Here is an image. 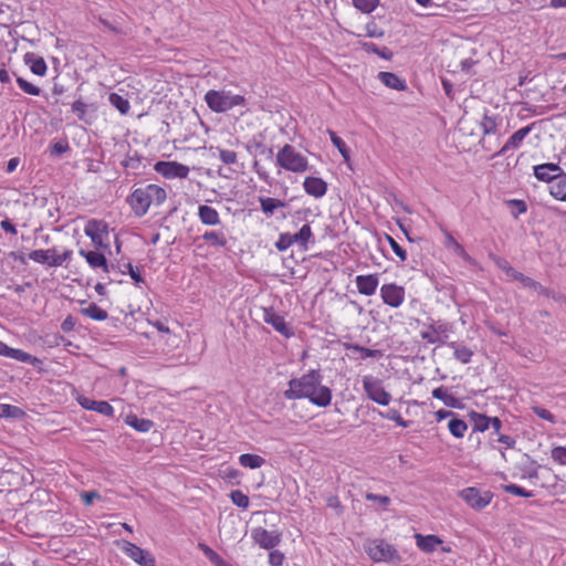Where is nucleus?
I'll return each instance as SVG.
<instances>
[{
	"mask_svg": "<svg viewBox=\"0 0 566 566\" xmlns=\"http://www.w3.org/2000/svg\"><path fill=\"white\" fill-rule=\"evenodd\" d=\"M287 400L308 399L317 407H327L332 402V390L322 385V375L317 369H311L302 377L289 381V389L284 391Z\"/></svg>",
	"mask_w": 566,
	"mask_h": 566,
	"instance_id": "f257e3e1",
	"label": "nucleus"
},
{
	"mask_svg": "<svg viewBox=\"0 0 566 566\" xmlns=\"http://www.w3.org/2000/svg\"><path fill=\"white\" fill-rule=\"evenodd\" d=\"M166 198L167 192L164 188L155 184H149L145 187L134 189L126 201L134 214L140 218L148 212L151 205L160 206L166 201Z\"/></svg>",
	"mask_w": 566,
	"mask_h": 566,
	"instance_id": "f03ea898",
	"label": "nucleus"
},
{
	"mask_svg": "<svg viewBox=\"0 0 566 566\" xmlns=\"http://www.w3.org/2000/svg\"><path fill=\"white\" fill-rule=\"evenodd\" d=\"M275 165L281 170L297 175H302L310 169L307 157L291 144H285L279 148L275 155Z\"/></svg>",
	"mask_w": 566,
	"mask_h": 566,
	"instance_id": "7ed1b4c3",
	"label": "nucleus"
},
{
	"mask_svg": "<svg viewBox=\"0 0 566 566\" xmlns=\"http://www.w3.org/2000/svg\"><path fill=\"white\" fill-rule=\"evenodd\" d=\"M205 102L214 113H226L237 106H245L247 99L243 95L233 94L226 90H210L205 95Z\"/></svg>",
	"mask_w": 566,
	"mask_h": 566,
	"instance_id": "20e7f679",
	"label": "nucleus"
},
{
	"mask_svg": "<svg viewBox=\"0 0 566 566\" xmlns=\"http://www.w3.org/2000/svg\"><path fill=\"white\" fill-rule=\"evenodd\" d=\"M72 250L64 249L63 251H59L57 248H51V249H39L33 250L29 253V259L33 262L57 268L61 266L64 262H69L72 258Z\"/></svg>",
	"mask_w": 566,
	"mask_h": 566,
	"instance_id": "39448f33",
	"label": "nucleus"
},
{
	"mask_svg": "<svg viewBox=\"0 0 566 566\" xmlns=\"http://www.w3.org/2000/svg\"><path fill=\"white\" fill-rule=\"evenodd\" d=\"M451 332V325L444 321H433L424 324L420 332L421 338L428 344L442 345Z\"/></svg>",
	"mask_w": 566,
	"mask_h": 566,
	"instance_id": "423d86ee",
	"label": "nucleus"
},
{
	"mask_svg": "<svg viewBox=\"0 0 566 566\" xmlns=\"http://www.w3.org/2000/svg\"><path fill=\"white\" fill-rule=\"evenodd\" d=\"M84 233L96 248L108 249V224L103 220L91 219L84 227Z\"/></svg>",
	"mask_w": 566,
	"mask_h": 566,
	"instance_id": "0eeeda50",
	"label": "nucleus"
},
{
	"mask_svg": "<svg viewBox=\"0 0 566 566\" xmlns=\"http://www.w3.org/2000/svg\"><path fill=\"white\" fill-rule=\"evenodd\" d=\"M363 387L367 397L381 406H388L391 400V396L382 387L381 380L370 375L363 377Z\"/></svg>",
	"mask_w": 566,
	"mask_h": 566,
	"instance_id": "6e6552de",
	"label": "nucleus"
},
{
	"mask_svg": "<svg viewBox=\"0 0 566 566\" xmlns=\"http://www.w3.org/2000/svg\"><path fill=\"white\" fill-rule=\"evenodd\" d=\"M368 556L377 563L394 562L398 559V553L395 547L382 539H374L366 546Z\"/></svg>",
	"mask_w": 566,
	"mask_h": 566,
	"instance_id": "1a4fd4ad",
	"label": "nucleus"
},
{
	"mask_svg": "<svg viewBox=\"0 0 566 566\" xmlns=\"http://www.w3.org/2000/svg\"><path fill=\"white\" fill-rule=\"evenodd\" d=\"M459 496L473 510L481 511L485 509L493 499L490 491H481L478 488L470 486L461 490Z\"/></svg>",
	"mask_w": 566,
	"mask_h": 566,
	"instance_id": "9d476101",
	"label": "nucleus"
},
{
	"mask_svg": "<svg viewBox=\"0 0 566 566\" xmlns=\"http://www.w3.org/2000/svg\"><path fill=\"white\" fill-rule=\"evenodd\" d=\"M379 294L382 303L392 308L400 307L406 300L405 287L394 282L382 284Z\"/></svg>",
	"mask_w": 566,
	"mask_h": 566,
	"instance_id": "9b49d317",
	"label": "nucleus"
},
{
	"mask_svg": "<svg viewBox=\"0 0 566 566\" xmlns=\"http://www.w3.org/2000/svg\"><path fill=\"white\" fill-rule=\"evenodd\" d=\"M122 552L132 558L135 563L140 566H156V560L154 556L146 549L140 548L139 546L128 542L120 541L117 543Z\"/></svg>",
	"mask_w": 566,
	"mask_h": 566,
	"instance_id": "f8f14e48",
	"label": "nucleus"
},
{
	"mask_svg": "<svg viewBox=\"0 0 566 566\" xmlns=\"http://www.w3.org/2000/svg\"><path fill=\"white\" fill-rule=\"evenodd\" d=\"M262 319L286 338L294 335L293 329L287 325L284 317L276 313L272 307L262 308Z\"/></svg>",
	"mask_w": 566,
	"mask_h": 566,
	"instance_id": "ddd939ff",
	"label": "nucleus"
},
{
	"mask_svg": "<svg viewBox=\"0 0 566 566\" xmlns=\"http://www.w3.org/2000/svg\"><path fill=\"white\" fill-rule=\"evenodd\" d=\"M155 170L167 179L187 178L189 175V167L177 161H158L155 165Z\"/></svg>",
	"mask_w": 566,
	"mask_h": 566,
	"instance_id": "4468645a",
	"label": "nucleus"
},
{
	"mask_svg": "<svg viewBox=\"0 0 566 566\" xmlns=\"http://www.w3.org/2000/svg\"><path fill=\"white\" fill-rule=\"evenodd\" d=\"M533 174L537 180L547 182L551 186L563 174V169L557 164L546 163L534 166Z\"/></svg>",
	"mask_w": 566,
	"mask_h": 566,
	"instance_id": "2eb2a0df",
	"label": "nucleus"
},
{
	"mask_svg": "<svg viewBox=\"0 0 566 566\" xmlns=\"http://www.w3.org/2000/svg\"><path fill=\"white\" fill-rule=\"evenodd\" d=\"M244 148L254 158L264 155L269 158L273 156V149L265 145V136L262 133L254 134L249 138L244 144Z\"/></svg>",
	"mask_w": 566,
	"mask_h": 566,
	"instance_id": "dca6fc26",
	"label": "nucleus"
},
{
	"mask_svg": "<svg viewBox=\"0 0 566 566\" xmlns=\"http://www.w3.org/2000/svg\"><path fill=\"white\" fill-rule=\"evenodd\" d=\"M252 538L261 548L264 549H272L281 542L279 533L268 531L262 527H258L252 531Z\"/></svg>",
	"mask_w": 566,
	"mask_h": 566,
	"instance_id": "f3484780",
	"label": "nucleus"
},
{
	"mask_svg": "<svg viewBox=\"0 0 566 566\" xmlns=\"http://www.w3.org/2000/svg\"><path fill=\"white\" fill-rule=\"evenodd\" d=\"M77 402L82 408L86 410H92L109 418L114 417L115 410L113 406L107 401L94 400L88 397L80 396L77 398Z\"/></svg>",
	"mask_w": 566,
	"mask_h": 566,
	"instance_id": "a211bd4d",
	"label": "nucleus"
},
{
	"mask_svg": "<svg viewBox=\"0 0 566 566\" xmlns=\"http://www.w3.org/2000/svg\"><path fill=\"white\" fill-rule=\"evenodd\" d=\"M533 124L516 130L503 145V147L495 154V156H505L510 150H515L521 147L523 140L532 132Z\"/></svg>",
	"mask_w": 566,
	"mask_h": 566,
	"instance_id": "6ab92c4d",
	"label": "nucleus"
},
{
	"mask_svg": "<svg viewBox=\"0 0 566 566\" xmlns=\"http://www.w3.org/2000/svg\"><path fill=\"white\" fill-rule=\"evenodd\" d=\"M355 284L357 291L365 295L371 296L376 293L377 287L379 285V275L377 273L366 274V275H357L355 279Z\"/></svg>",
	"mask_w": 566,
	"mask_h": 566,
	"instance_id": "aec40b11",
	"label": "nucleus"
},
{
	"mask_svg": "<svg viewBox=\"0 0 566 566\" xmlns=\"http://www.w3.org/2000/svg\"><path fill=\"white\" fill-rule=\"evenodd\" d=\"M303 188L308 196L318 199L326 195L328 186L322 178L306 177L303 182Z\"/></svg>",
	"mask_w": 566,
	"mask_h": 566,
	"instance_id": "412c9836",
	"label": "nucleus"
},
{
	"mask_svg": "<svg viewBox=\"0 0 566 566\" xmlns=\"http://www.w3.org/2000/svg\"><path fill=\"white\" fill-rule=\"evenodd\" d=\"M198 218L205 226H219L221 223L219 212L211 206L200 205L198 207Z\"/></svg>",
	"mask_w": 566,
	"mask_h": 566,
	"instance_id": "4be33fe9",
	"label": "nucleus"
},
{
	"mask_svg": "<svg viewBox=\"0 0 566 566\" xmlns=\"http://www.w3.org/2000/svg\"><path fill=\"white\" fill-rule=\"evenodd\" d=\"M78 253L86 260L92 269L96 270L101 268L106 273L109 271L107 260L103 253L97 251H85L83 249L80 250Z\"/></svg>",
	"mask_w": 566,
	"mask_h": 566,
	"instance_id": "5701e85b",
	"label": "nucleus"
},
{
	"mask_svg": "<svg viewBox=\"0 0 566 566\" xmlns=\"http://www.w3.org/2000/svg\"><path fill=\"white\" fill-rule=\"evenodd\" d=\"M24 62L33 74L38 76H44L46 74L48 66L43 57L29 52L24 54Z\"/></svg>",
	"mask_w": 566,
	"mask_h": 566,
	"instance_id": "b1692460",
	"label": "nucleus"
},
{
	"mask_svg": "<svg viewBox=\"0 0 566 566\" xmlns=\"http://www.w3.org/2000/svg\"><path fill=\"white\" fill-rule=\"evenodd\" d=\"M415 538L417 547L424 553H432L442 544V541L437 535L416 534Z\"/></svg>",
	"mask_w": 566,
	"mask_h": 566,
	"instance_id": "393cba45",
	"label": "nucleus"
},
{
	"mask_svg": "<svg viewBox=\"0 0 566 566\" xmlns=\"http://www.w3.org/2000/svg\"><path fill=\"white\" fill-rule=\"evenodd\" d=\"M443 234H444V240H443L444 247L448 250H450L452 253H454L457 256H459L465 261H469L470 256L467 253L463 245L460 244L449 231L443 230Z\"/></svg>",
	"mask_w": 566,
	"mask_h": 566,
	"instance_id": "a878e982",
	"label": "nucleus"
},
{
	"mask_svg": "<svg viewBox=\"0 0 566 566\" xmlns=\"http://www.w3.org/2000/svg\"><path fill=\"white\" fill-rule=\"evenodd\" d=\"M378 77L380 82L389 88L396 91H405L407 88V84L405 80L400 78L398 75L391 72H379Z\"/></svg>",
	"mask_w": 566,
	"mask_h": 566,
	"instance_id": "bb28decb",
	"label": "nucleus"
},
{
	"mask_svg": "<svg viewBox=\"0 0 566 566\" xmlns=\"http://www.w3.org/2000/svg\"><path fill=\"white\" fill-rule=\"evenodd\" d=\"M313 238V232L311 226L305 223L296 233L292 234V239L294 244L298 245V248L303 251L308 249V242Z\"/></svg>",
	"mask_w": 566,
	"mask_h": 566,
	"instance_id": "cd10ccee",
	"label": "nucleus"
},
{
	"mask_svg": "<svg viewBox=\"0 0 566 566\" xmlns=\"http://www.w3.org/2000/svg\"><path fill=\"white\" fill-rule=\"evenodd\" d=\"M7 357L29 364L34 367L42 365V360L40 358L32 356L31 354L19 348L10 347Z\"/></svg>",
	"mask_w": 566,
	"mask_h": 566,
	"instance_id": "c85d7f7f",
	"label": "nucleus"
},
{
	"mask_svg": "<svg viewBox=\"0 0 566 566\" xmlns=\"http://www.w3.org/2000/svg\"><path fill=\"white\" fill-rule=\"evenodd\" d=\"M125 423L132 428H134L138 432H148L154 427V422L149 419L139 418L136 415H127L125 417Z\"/></svg>",
	"mask_w": 566,
	"mask_h": 566,
	"instance_id": "c756f323",
	"label": "nucleus"
},
{
	"mask_svg": "<svg viewBox=\"0 0 566 566\" xmlns=\"http://www.w3.org/2000/svg\"><path fill=\"white\" fill-rule=\"evenodd\" d=\"M549 193L553 198L566 202V172L563 174L549 186Z\"/></svg>",
	"mask_w": 566,
	"mask_h": 566,
	"instance_id": "7c9ffc66",
	"label": "nucleus"
},
{
	"mask_svg": "<svg viewBox=\"0 0 566 566\" xmlns=\"http://www.w3.org/2000/svg\"><path fill=\"white\" fill-rule=\"evenodd\" d=\"M448 346L453 349V356L457 360L462 364H468L471 361L473 356V350L469 347L461 345L457 342L448 343Z\"/></svg>",
	"mask_w": 566,
	"mask_h": 566,
	"instance_id": "2f4dec72",
	"label": "nucleus"
},
{
	"mask_svg": "<svg viewBox=\"0 0 566 566\" xmlns=\"http://www.w3.org/2000/svg\"><path fill=\"white\" fill-rule=\"evenodd\" d=\"M203 241L216 248H224L228 243L227 235L223 231L209 230L202 234Z\"/></svg>",
	"mask_w": 566,
	"mask_h": 566,
	"instance_id": "473e14b6",
	"label": "nucleus"
},
{
	"mask_svg": "<svg viewBox=\"0 0 566 566\" xmlns=\"http://www.w3.org/2000/svg\"><path fill=\"white\" fill-rule=\"evenodd\" d=\"M448 429L454 438L460 439L464 437L468 430V424L464 420L454 415L448 422Z\"/></svg>",
	"mask_w": 566,
	"mask_h": 566,
	"instance_id": "72a5a7b5",
	"label": "nucleus"
},
{
	"mask_svg": "<svg viewBox=\"0 0 566 566\" xmlns=\"http://www.w3.org/2000/svg\"><path fill=\"white\" fill-rule=\"evenodd\" d=\"M239 463L243 468L259 469L265 463V459L258 454L243 453L239 457Z\"/></svg>",
	"mask_w": 566,
	"mask_h": 566,
	"instance_id": "f704fd0d",
	"label": "nucleus"
},
{
	"mask_svg": "<svg viewBox=\"0 0 566 566\" xmlns=\"http://www.w3.org/2000/svg\"><path fill=\"white\" fill-rule=\"evenodd\" d=\"M470 418L473 422V430L478 432H484L490 428L491 417L483 413L472 411Z\"/></svg>",
	"mask_w": 566,
	"mask_h": 566,
	"instance_id": "c9c22d12",
	"label": "nucleus"
},
{
	"mask_svg": "<svg viewBox=\"0 0 566 566\" xmlns=\"http://www.w3.org/2000/svg\"><path fill=\"white\" fill-rule=\"evenodd\" d=\"M499 124L497 116H491L485 113L481 119L480 127L484 135H491L497 132Z\"/></svg>",
	"mask_w": 566,
	"mask_h": 566,
	"instance_id": "e433bc0d",
	"label": "nucleus"
},
{
	"mask_svg": "<svg viewBox=\"0 0 566 566\" xmlns=\"http://www.w3.org/2000/svg\"><path fill=\"white\" fill-rule=\"evenodd\" d=\"M261 209L266 216H272L274 210L285 206V202L279 199L262 197L259 199Z\"/></svg>",
	"mask_w": 566,
	"mask_h": 566,
	"instance_id": "4c0bfd02",
	"label": "nucleus"
},
{
	"mask_svg": "<svg viewBox=\"0 0 566 566\" xmlns=\"http://www.w3.org/2000/svg\"><path fill=\"white\" fill-rule=\"evenodd\" d=\"M82 313L85 316L98 322L105 321L108 317L107 312L94 303L83 308Z\"/></svg>",
	"mask_w": 566,
	"mask_h": 566,
	"instance_id": "58836bf2",
	"label": "nucleus"
},
{
	"mask_svg": "<svg viewBox=\"0 0 566 566\" xmlns=\"http://www.w3.org/2000/svg\"><path fill=\"white\" fill-rule=\"evenodd\" d=\"M108 101L112 106L119 111L120 114H127L130 108L128 99L117 93H111Z\"/></svg>",
	"mask_w": 566,
	"mask_h": 566,
	"instance_id": "ea45409f",
	"label": "nucleus"
},
{
	"mask_svg": "<svg viewBox=\"0 0 566 566\" xmlns=\"http://www.w3.org/2000/svg\"><path fill=\"white\" fill-rule=\"evenodd\" d=\"M327 134L329 135L331 142L338 149V151L340 153L344 160L348 161L350 156H349V149L346 146L345 142L340 137H338L336 135V133L332 129H327Z\"/></svg>",
	"mask_w": 566,
	"mask_h": 566,
	"instance_id": "a19ab883",
	"label": "nucleus"
},
{
	"mask_svg": "<svg viewBox=\"0 0 566 566\" xmlns=\"http://www.w3.org/2000/svg\"><path fill=\"white\" fill-rule=\"evenodd\" d=\"M432 396L441 401L448 407H457L458 406V399L448 394L447 389L443 387H438L433 389Z\"/></svg>",
	"mask_w": 566,
	"mask_h": 566,
	"instance_id": "79ce46f5",
	"label": "nucleus"
},
{
	"mask_svg": "<svg viewBox=\"0 0 566 566\" xmlns=\"http://www.w3.org/2000/svg\"><path fill=\"white\" fill-rule=\"evenodd\" d=\"M363 49L368 52V53H374V54H377L378 56L385 59V60H390L391 56H392V53L391 51L384 46V48H378L375 43L373 42H364L361 44Z\"/></svg>",
	"mask_w": 566,
	"mask_h": 566,
	"instance_id": "37998d69",
	"label": "nucleus"
},
{
	"mask_svg": "<svg viewBox=\"0 0 566 566\" xmlns=\"http://www.w3.org/2000/svg\"><path fill=\"white\" fill-rule=\"evenodd\" d=\"M23 415H24V411L17 406L9 405V403H0V417H2V418L17 419V418L23 417Z\"/></svg>",
	"mask_w": 566,
	"mask_h": 566,
	"instance_id": "c03bdc74",
	"label": "nucleus"
},
{
	"mask_svg": "<svg viewBox=\"0 0 566 566\" xmlns=\"http://www.w3.org/2000/svg\"><path fill=\"white\" fill-rule=\"evenodd\" d=\"M346 348L353 352H357L361 355V358H377L381 356V352L378 349H370L358 344L346 345Z\"/></svg>",
	"mask_w": 566,
	"mask_h": 566,
	"instance_id": "a18cd8bd",
	"label": "nucleus"
},
{
	"mask_svg": "<svg viewBox=\"0 0 566 566\" xmlns=\"http://www.w3.org/2000/svg\"><path fill=\"white\" fill-rule=\"evenodd\" d=\"M539 465L536 461L530 460L528 463L524 464L521 469L522 479L534 480L538 478Z\"/></svg>",
	"mask_w": 566,
	"mask_h": 566,
	"instance_id": "49530a36",
	"label": "nucleus"
},
{
	"mask_svg": "<svg viewBox=\"0 0 566 566\" xmlns=\"http://www.w3.org/2000/svg\"><path fill=\"white\" fill-rule=\"evenodd\" d=\"M17 84L21 91H23L25 94L32 95V96H39L41 93L40 87L34 85L33 83L27 81L25 78L19 76L17 77Z\"/></svg>",
	"mask_w": 566,
	"mask_h": 566,
	"instance_id": "de8ad7c7",
	"label": "nucleus"
},
{
	"mask_svg": "<svg viewBox=\"0 0 566 566\" xmlns=\"http://www.w3.org/2000/svg\"><path fill=\"white\" fill-rule=\"evenodd\" d=\"M230 499H231L232 503L240 509L245 510L249 507V504H250L249 497L240 490H233L230 493Z\"/></svg>",
	"mask_w": 566,
	"mask_h": 566,
	"instance_id": "09e8293b",
	"label": "nucleus"
},
{
	"mask_svg": "<svg viewBox=\"0 0 566 566\" xmlns=\"http://www.w3.org/2000/svg\"><path fill=\"white\" fill-rule=\"evenodd\" d=\"M378 3L379 0H353L354 7L364 13L373 12Z\"/></svg>",
	"mask_w": 566,
	"mask_h": 566,
	"instance_id": "8fccbe9b",
	"label": "nucleus"
},
{
	"mask_svg": "<svg viewBox=\"0 0 566 566\" xmlns=\"http://www.w3.org/2000/svg\"><path fill=\"white\" fill-rule=\"evenodd\" d=\"M551 458L555 463L566 467V447L556 446L552 448Z\"/></svg>",
	"mask_w": 566,
	"mask_h": 566,
	"instance_id": "3c124183",
	"label": "nucleus"
},
{
	"mask_svg": "<svg viewBox=\"0 0 566 566\" xmlns=\"http://www.w3.org/2000/svg\"><path fill=\"white\" fill-rule=\"evenodd\" d=\"M217 151H218L219 159L224 165H234L238 160L237 154L233 150L223 149V148L218 147Z\"/></svg>",
	"mask_w": 566,
	"mask_h": 566,
	"instance_id": "603ef678",
	"label": "nucleus"
},
{
	"mask_svg": "<svg viewBox=\"0 0 566 566\" xmlns=\"http://www.w3.org/2000/svg\"><path fill=\"white\" fill-rule=\"evenodd\" d=\"M503 490L510 494L522 496V497H532L534 493L532 491H527L524 488L517 484H507L503 486Z\"/></svg>",
	"mask_w": 566,
	"mask_h": 566,
	"instance_id": "864d4df0",
	"label": "nucleus"
},
{
	"mask_svg": "<svg viewBox=\"0 0 566 566\" xmlns=\"http://www.w3.org/2000/svg\"><path fill=\"white\" fill-rule=\"evenodd\" d=\"M292 245H294V242L292 239V233L289 232L281 233L277 241L275 242V248L281 252L286 251Z\"/></svg>",
	"mask_w": 566,
	"mask_h": 566,
	"instance_id": "5fc2aeb1",
	"label": "nucleus"
},
{
	"mask_svg": "<svg viewBox=\"0 0 566 566\" xmlns=\"http://www.w3.org/2000/svg\"><path fill=\"white\" fill-rule=\"evenodd\" d=\"M124 268L126 270H124L123 273L127 272L129 274V276L132 277V280L134 281L136 286H140L142 284L145 283L144 277L139 273V270L136 269L132 263L124 264Z\"/></svg>",
	"mask_w": 566,
	"mask_h": 566,
	"instance_id": "6e6d98bb",
	"label": "nucleus"
},
{
	"mask_svg": "<svg viewBox=\"0 0 566 566\" xmlns=\"http://www.w3.org/2000/svg\"><path fill=\"white\" fill-rule=\"evenodd\" d=\"M365 499L367 501H371V502L376 503L378 506H380L382 509H386L391 503V500L389 496L375 494V493H370V492L365 494Z\"/></svg>",
	"mask_w": 566,
	"mask_h": 566,
	"instance_id": "4d7b16f0",
	"label": "nucleus"
},
{
	"mask_svg": "<svg viewBox=\"0 0 566 566\" xmlns=\"http://www.w3.org/2000/svg\"><path fill=\"white\" fill-rule=\"evenodd\" d=\"M532 411L541 419L546 420L551 423H556V417L547 409L534 406L532 407Z\"/></svg>",
	"mask_w": 566,
	"mask_h": 566,
	"instance_id": "13d9d810",
	"label": "nucleus"
},
{
	"mask_svg": "<svg viewBox=\"0 0 566 566\" xmlns=\"http://www.w3.org/2000/svg\"><path fill=\"white\" fill-rule=\"evenodd\" d=\"M512 280L518 281L525 287H530V289H534V290L539 287V284L536 281L524 275L523 273H521L518 271L516 272V274H514V277Z\"/></svg>",
	"mask_w": 566,
	"mask_h": 566,
	"instance_id": "bf43d9fd",
	"label": "nucleus"
},
{
	"mask_svg": "<svg viewBox=\"0 0 566 566\" xmlns=\"http://www.w3.org/2000/svg\"><path fill=\"white\" fill-rule=\"evenodd\" d=\"M199 547L203 555L216 566L222 557L216 553L211 547L206 544H199Z\"/></svg>",
	"mask_w": 566,
	"mask_h": 566,
	"instance_id": "052dcab7",
	"label": "nucleus"
},
{
	"mask_svg": "<svg viewBox=\"0 0 566 566\" xmlns=\"http://www.w3.org/2000/svg\"><path fill=\"white\" fill-rule=\"evenodd\" d=\"M86 111H87V104L84 103L81 98L80 99H76L73 104H72V112L74 114H76L77 118L80 120H83L84 117H85V114H86Z\"/></svg>",
	"mask_w": 566,
	"mask_h": 566,
	"instance_id": "680f3d73",
	"label": "nucleus"
},
{
	"mask_svg": "<svg viewBox=\"0 0 566 566\" xmlns=\"http://www.w3.org/2000/svg\"><path fill=\"white\" fill-rule=\"evenodd\" d=\"M387 240L389 242L390 248L395 252V254L400 259V261L407 260V252L405 249H402L398 242L390 235H387Z\"/></svg>",
	"mask_w": 566,
	"mask_h": 566,
	"instance_id": "e2e57ef3",
	"label": "nucleus"
},
{
	"mask_svg": "<svg viewBox=\"0 0 566 566\" xmlns=\"http://www.w3.org/2000/svg\"><path fill=\"white\" fill-rule=\"evenodd\" d=\"M384 417L388 420L395 421L399 427H408V421H406L397 410L390 409Z\"/></svg>",
	"mask_w": 566,
	"mask_h": 566,
	"instance_id": "0e129e2a",
	"label": "nucleus"
},
{
	"mask_svg": "<svg viewBox=\"0 0 566 566\" xmlns=\"http://www.w3.org/2000/svg\"><path fill=\"white\" fill-rule=\"evenodd\" d=\"M496 265L511 279L516 274V270L504 259L499 258L496 260Z\"/></svg>",
	"mask_w": 566,
	"mask_h": 566,
	"instance_id": "69168bd1",
	"label": "nucleus"
},
{
	"mask_svg": "<svg viewBox=\"0 0 566 566\" xmlns=\"http://www.w3.org/2000/svg\"><path fill=\"white\" fill-rule=\"evenodd\" d=\"M284 562V555L280 551H272L269 554V564L271 566H282Z\"/></svg>",
	"mask_w": 566,
	"mask_h": 566,
	"instance_id": "338daca9",
	"label": "nucleus"
},
{
	"mask_svg": "<svg viewBox=\"0 0 566 566\" xmlns=\"http://www.w3.org/2000/svg\"><path fill=\"white\" fill-rule=\"evenodd\" d=\"M69 149V145L66 142H56L51 146L52 155H62Z\"/></svg>",
	"mask_w": 566,
	"mask_h": 566,
	"instance_id": "774afa93",
	"label": "nucleus"
}]
</instances>
